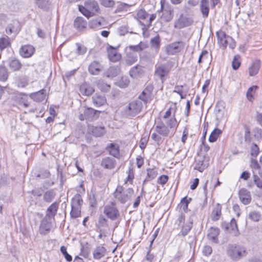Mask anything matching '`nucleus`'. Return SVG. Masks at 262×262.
<instances>
[{"mask_svg": "<svg viewBox=\"0 0 262 262\" xmlns=\"http://www.w3.org/2000/svg\"><path fill=\"white\" fill-rule=\"evenodd\" d=\"M46 90L42 89L37 92L31 93L29 97L36 102H41L46 98Z\"/></svg>", "mask_w": 262, "mask_h": 262, "instance_id": "nucleus-19", "label": "nucleus"}, {"mask_svg": "<svg viewBox=\"0 0 262 262\" xmlns=\"http://www.w3.org/2000/svg\"><path fill=\"white\" fill-rule=\"evenodd\" d=\"M257 88V86L253 85L248 89L247 92V97L249 100L251 101L253 98V94L255 93Z\"/></svg>", "mask_w": 262, "mask_h": 262, "instance_id": "nucleus-50", "label": "nucleus"}, {"mask_svg": "<svg viewBox=\"0 0 262 262\" xmlns=\"http://www.w3.org/2000/svg\"><path fill=\"white\" fill-rule=\"evenodd\" d=\"M82 203L81 196L79 194H76L72 200L71 207L81 208Z\"/></svg>", "mask_w": 262, "mask_h": 262, "instance_id": "nucleus-38", "label": "nucleus"}, {"mask_svg": "<svg viewBox=\"0 0 262 262\" xmlns=\"http://www.w3.org/2000/svg\"><path fill=\"white\" fill-rule=\"evenodd\" d=\"M249 217L252 221H253L254 222H258L259 221L261 217V215L258 212L256 211H253L249 213Z\"/></svg>", "mask_w": 262, "mask_h": 262, "instance_id": "nucleus-55", "label": "nucleus"}, {"mask_svg": "<svg viewBox=\"0 0 262 262\" xmlns=\"http://www.w3.org/2000/svg\"><path fill=\"white\" fill-rule=\"evenodd\" d=\"M58 208V203L54 202L47 209L46 217L52 219L56 215Z\"/></svg>", "mask_w": 262, "mask_h": 262, "instance_id": "nucleus-27", "label": "nucleus"}, {"mask_svg": "<svg viewBox=\"0 0 262 262\" xmlns=\"http://www.w3.org/2000/svg\"><path fill=\"white\" fill-rule=\"evenodd\" d=\"M102 66L98 61L92 62L89 67V71L92 75H98L102 70Z\"/></svg>", "mask_w": 262, "mask_h": 262, "instance_id": "nucleus-25", "label": "nucleus"}, {"mask_svg": "<svg viewBox=\"0 0 262 262\" xmlns=\"http://www.w3.org/2000/svg\"><path fill=\"white\" fill-rule=\"evenodd\" d=\"M122 191L123 187L118 186L114 192V197L121 203L124 204L132 198L134 193V190L133 188H129L124 192Z\"/></svg>", "mask_w": 262, "mask_h": 262, "instance_id": "nucleus-4", "label": "nucleus"}, {"mask_svg": "<svg viewBox=\"0 0 262 262\" xmlns=\"http://www.w3.org/2000/svg\"><path fill=\"white\" fill-rule=\"evenodd\" d=\"M55 193L53 190L47 191L43 195V200L47 202H51L54 199Z\"/></svg>", "mask_w": 262, "mask_h": 262, "instance_id": "nucleus-51", "label": "nucleus"}, {"mask_svg": "<svg viewBox=\"0 0 262 262\" xmlns=\"http://www.w3.org/2000/svg\"><path fill=\"white\" fill-rule=\"evenodd\" d=\"M260 67V62L259 60H256L252 62V65L249 68V75L253 76L257 74L259 68Z\"/></svg>", "mask_w": 262, "mask_h": 262, "instance_id": "nucleus-32", "label": "nucleus"}, {"mask_svg": "<svg viewBox=\"0 0 262 262\" xmlns=\"http://www.w3.org/2000/svg\"><path fill=\"white\" fill-rule=\"evenodd\" d=\"M259 154V148L255 144H253L251 148V155L253 157H256Z\"/></svg>", "mask_w": 262, "mask_h": 262, "instance_id": "nucleus-61", "label": "nucleus"}, {"mask_svg": "<svg viewBox=\"0 0 262 262\" xmlns=\"http://www.w3.org/2000/svg\"><path fill=\"white\" fill-rule=\"evenodd\" d=\"M60 251L64 255V258L68 261H71L72 260V257L70 255L67 251V249L64 246H61L60 247Z\"/></svg>", "mask_w": 262, "mask_h": 262, "instance_id": "nucleus-59", "label": "nucleus"}, {"mask_svg": "<svg viewBox=\"0 0 262 262\" xmlns=\"http://www.w3.org/2000/svg\"><path fill=\"white\" fill-rule=\"evenodd\" d=\"M157 171L155 169L149 168L147 169V177L144 182L149 181L155 179L157 176Z\"/></svg>", "mask_w": 262, "mask_h": 262, "instance_id": "nucleus-43", "label": "nucleus"}, {"mask_svg": "<svg viewBox=\"0 0 262 262\" xmlns=\"http://www.w3.org/2000/svg\"><path fill=\"white\" fill-rule=\"evenodd\" d=\"M8 77V73L5 67L0 66V80L5 81Z\"/></svg>", "mask_w": 262, "mask_h": 262, "instance_id": "nucleus-49", "label": "nucleus"}, {"mask_svg": "<svg viewBox=\"0 0 262 262\" xmlns=\"http://www.w3.org/2000/svg\"><path fill=\"white\" fill-rule=\"evenodd\" d=\"M151 87L147 86L146 89L143 90L141 94L139 96V99L145 102H146L148 101V99L151 93Z\"/></svg>", "mask_w": 262, "mask_h": 262, "instance_id": "nucleus-37", "label": "nucleus"}, {"mask_svg": "<svg viewBox=\"0 0 262 262\" xmlns=\"http://www.w3.org/2000/svg\"><path fill=\"white\" fill-rule=\"evenodd\" d=\"M138 60V56L136 53L129 52L127 54L125 58V63L128 66H131Z\"/></svg>", "mask_w": 262, "mask_h": 262, "instance_id": "nucleus-35", "label": "nucleus"}, {"mask_svg": "<svg viewBox=\"0 0 262 262\" xmlns=\"http://www.w3.org/2000/svg\"><path fill=\"white\" fill-rule=\"evenodd\" d=\"M161 136V135L158 134V133H157V132H155L151 134V138L153 140L157 142V144H159L162 140Z\"/></svg>", "mask_w": 262, "mask_h": 262, "instance_id": "nucleus-63", "label": "nucleus"}, {"mask_svg": "<svg viewBox=\"0 0 262 262\" xmlns=\"http://www.w3.org/2000/svg\"><path fill=\"white\" fill-rule=\"evenodd\" d=\"M178 125L177 121L173 116L165 120V123L161 120L156 121L155 130L163 137H172L174 134Z\"/></svg>", "mask_w": 262, "mask_h": 262, "instance_id": "nucleus-1", "label": "nucleus"}, {"mask_svg": "<svg viewBox=\"0 0 262 262\" xmlns=\"http://www.w3.org/2000/svg\"><path fill=\"white\" fill-rule=\"evenodd\" d=\"M219 233L220 230L217 228L211 227L209 230L208 237L212 242L217 243L218 242L217 236Z\"/></svg>", "mask_w": 262, "mask_h": 262, "instance_id": "nucleus-30", "label": "nucleus"}, {"mask_svg": "<svg viewBox=\"0 0 262 262\" xmlns=\"http://www.w3.org/2000/svg\"><path fill=\"white\" fill-rule=\"evenodd\" d=\"M100 112L91 107H88L84 110V115L86 117V120H93L96 119L99 116Z\"/></svg>", "mask_w": 262, "mask_h": 262, "instance_id": "nucleus-21", "label": "nucleus"}, {"mask_svg": "<svg viewBox=\"0 0 262 262\" xmlns=\"http://www.w3.org/2000/svg\"><path fill=\"white\" fill-rule=\"evenodd\" d=\"M216 35L218 43L220 47L225 49L227 46H229V48L232 49L235 47V42L233 39L230 36L226 35L224 31L220 30L216 32Z\"/></svg>", "mask_w": 262, "mask_h": 262, "instance_id": "nucleus-3", "label": "nucleus"}, {"mask_svg": "<svg viewBox=\"0 0 262 262\" xmlns=\"http://www.w3.org/2000/svg\"><path fill=\"white\" fill-rule=\"evenodd\" d=\"M239 56L236 55L234 57L232 62V66L234 70H237L241 65V62L239 60Z\"/></svg>", "mask_w": 262, "mask_h": 262, "instance_id": "nucleus-58", "label": "nucleus"}, {"mask_svg": "<svg viewBox=\"0 0 262 262\" xmlns=\"http://www.w3.org/2000/svg\"><path fill=\"white\" fill-rule=\"evenodd\" d=\"M35 51L34 48L30 45L23 46L20 50V55L24 58H29L32 56Z\"/></svg>", "mask_w": 262, "mask_h": 262, "instance_id": "nucleus-16", "label": "nucleus"}, {"mask_svg": "<svg viewBox=\"0 0 262 262\" xmlns=\"http://www.w3.org/2000/svg\"><path fill=\"white\" fill-rule=\"evenodd\" d=\"M104 214L110 220L115 221L119 216L120 213L117 208L113 205H107L103 209Z\"/></svg>", "mask_w": 262, "mask_h": 262, "instance_id": "nucleus-10", "label": "nucleus"}, {"mask_svg": "<svg viewBox=\"0 0 262 262\" xmlns=\"http://www.w3.org/2000/svg\"><path fill=\"white\" fill-rule=\"evenodd\" d=\"M80 208L72 207L70 213L71 217L74 219L79 217L80 215Z\"/></svg>", "mask_w": 262, "mask_h": 262, "instance_id": "nucleus-56", "label": "nucleus"}, {"mask_svg": "<svg viewBox=\"0 0 262 262\" xmlns=\"http://www.w3.org/2000/svg\"><path fill=\"white\" fill-rule=\"evenodd\" d=\"M156 17V14H151L149 16V17L147 18V19L146 20L145 22L143 21V23H142V25L144 27L149 28L150 26L152 21L155 19Z\"/></svg>", "mask_w": 262, "mask_h": 262, "instance_id": "nucleus-54", "label": "nucleus"}, {"mask_svg": "<svg viewBox=\"0 0 262 262\" xmlns=\"http://www.w3.org/2000/svg\"><path fill=\"white\" fill-rule=\"evenodd\" d=\"M227 254L233 260H237L245 255L244 248L236 245H229L227 248Z\"/></svg>", "mask_w": 262, "mask_h": 262, "instance_id": "nucleus-5", "label": "nucleus"}, {"mask_svg": "<svg viewBox=\"0 0 262 262\" xmlns=\"http://www.w3.org/2000/svg\"><path fill=\"white\" fill-rule=\"evenodd\" d=\"M253 178L254 182L256 186L259 188L262 189V180L256 175H254Z\"/></svg>", "mask_w": 262, "mask_h": 262, "instance_id": "nucleus-64", "label": "nucleus"}, {"mask_svg": "<svg viewBox=\"0 0 262 262\" xmlns=\"http://www.w3.org/2000/svg\"><path fill=\"white\" fill-rule=\"evenodd\" d=\"M87 21L82 17H77L74 21V27L78 31H82L86 28Z\"/></svg>", "mask_w": 262, "mask_h": 262, "instance_id": "nucleus-24", "label": "nucleus"}, {"mask_svg": "<svg viewBox=\"0 0 262 262\" xmlns=\"http://www.w3.org/2000/svg\"><path fill=\"white\" fill-rule=\"evenodd\" d=\"M222 206L217 203L213 209L211 213V219L213 221H217L221 214Z\"/></svg>", "mask_w": 262, "mask_h": 262, "instance_id": "nucleus-34", "label": "nucleus"}, {"mask_svg": "<svg viewBox=\"0 0 262 262\" xmlns=\"http://www.w3.org/2000/svg\"><path fill=\"white\" fill-rule=\"evenodd\" d=\"M94 104L99 107L104 105L106 102L104 96L102 94H96L92 97Z\"/></svg>", "mask_w": 262, "mask_h": 262, "instance_id": "nucleus-26", "label": "nucleus"}, {"mask_svg": "<svg viewBox=\"0 0 262 262\" xmlns=\"http://www.w3.org/2000/svg\"><path fill=\"white\" fill-rule=\"evenodd\" d=\"M120 72V68L117 67H111L106 72V76L108 77H114L117 76Z\"/></svg>", "mask_w": 262, "mask_h": 262, "instance_id": "nucleus-39", "label": "nucleus"}, {"mask_svg": "<svg viewBox=\"0 0 262 262\" xmlns=\"http://www.w3.org/2000/svg\"><path fill=\"white\" fill-rule=\"evenodd\" d=\"M161 9L159 11H162L161 18L166 22L170 21L173 17V9L169 4H165V0L160 2Z\"/></svg>", "mask_w": 262, "mask_h": 262, "instance_id": "nucleus-6", "label": "nucleus"}, {"mask_svg": "<svg viewBox=\"0 0 262 262\" xmlns=\"http://www.w3.org/2000/svg\"><path fill=\"white\" fill-rule=\"evenodd\" d=\"M106 149L109 151L110 154L113 157L117 158L119 156V147L117 144L111 143L107 146Z\"/></svg>", "mask_w": 262, "mask_h": 262, "instance_id": "nucleus-29", "label": "nucleus"}, {"mask_svg": "<svg viewBox=\"0 0 262 262\" xmlns=\"http://www.w3.org/2000/svg\"><path fill=\"white\" fill-rule=\"evenodd\" d=\"M143 67L140 65L133 67L129 71V75L133 78H136L143 73Z\"/></svg>", "mask_w": 262, "mask_h": 262, "instance_id": "nucleus-33", "label": "nucleus"}, {"mask_svg": "<svg viewBox=\"0 0 262 262\" xmlns=\"http://www.w3.org/2000/svg\"><path fill=\"white\" fill-rule=\"evenodd\" d=\"M192 222H190L188 224H186L185 225H183L181 231V233L182 235L185 236L188 233V232L190 230L192 227Z\"/></svg>", "mask_w": 262, "mask_h": 262, "instance_id": "nucleus-53", "label": "nucleus"}, {"mask_svg": "<svg viewBox=\"0 0 262 262\" xmlns=\"http://www.w3.org/2000/svg\"><path fill=\"white\" fill-rule=\"evenodd\" d=\"M222 133L221 129L216 128L211 133L209 137V141L210 142H214L216 141L219 135Z\"/></svg>", "mask_w": 262, "mask_h": 262, "instance_id": "nucleus-42", "label": "nucleus"}, {"mask_svg": "<svg viewBox=\"0 0 262 262\" xmlns=\"http://www.w3.org/2000/svg\"><path fill=\"white\" fill-rule=\"evenodd\" d=\"M209 165L208 158L204 156H199L195 159V166L194 169L203 172Z\"/></svg>", "mask_w": 262, "mask_h": 262, "instance_id": "nucleus-11", "label": "nucleus"}, {"mask_svg": "<svg viewBox=\"0 0 262 262\" xmlns=\"http://www.w3.org/2000/svg\"><path fill=\"white\" fill-rule=\"evenodd\" d=\"M51 219L45 216L41 221L39 227V232L41 234L45 235L50 230L52 227Z\"/></svg>", "mask_w": 262, "mask_h": 262, "instance_id": "nucleus-13", "label": "nucleus"}, {"mask_svg": "<svg viewBox=\"0 0 262 262\" xmlns=\"http://www.w3.org/2000/svg\"><path fill=\"white\" fill-rule=\"evenodd\" d=\"M129 80L127 77H122L119 82V86L121 88H126L129 84Z\"/></svg>", "mask_w": 262, "mask_h": 262, "instance_id": "nucleus-62", "label": "nucleus"}, {"mask_svg": "<svg viewBox=\"0 0 262 262\" xmlns=\"http://www.w3.org/2000/svg\"><path fill=\"white\" fill-rule=\"evenodd\" d=\"M107 220L102 215H100L98 218L97 226L98 229H101V227H108Z\"/></svg>", "mask_w": 262, "mask_h": 262, "instance_id": "nucleus-47", "label": "nucleus"}, {"mask_svg": "<svg viewBox=\"0 0 262 262\" xmlns=\"http://www.w3.org/2000/svg\"><path fill=\"white\" fill-rule=\"evenodd\" d=\"M225 225L226 226L225 227V228L226 230H229L231 229L233 234L235 236H237L239 235L237 225L235 220L234 218L231 219L229 224L227 223L225 224Z\"/></svg>", "mask_w": 262, "mask_h": 262, "instance_id": "nucleus-23", "label": "nucleus"}, {"mask_svg": "<svg viewBox=\"0 0 262 262\" xmlns=\"http://www.w3.org/2000/svg\"><path fill=\"white\" fill-rule=\"evenodd\" d=\"M142 107V103L140 101H134L130 102L125 111L127 115L134 117L139 114Z\"/></svg>", "mask_w": 262, "mask_h": 262, "instance_id": "nucleus-8", "label": "nucleus"}, {"mask_svg": "<svg viewBox=\"0 0 262 262\" xmlns=\"http://www.w3.org/2000/svg\"><path fill=\"white\" fill-rule=\"evenodd\" d=\"M200 9L203 17H207L209 12V0H201Z\"/></svg>", "mask_w": 262, "mask_h": 262, "instance_id": "nucleus-20", "label": "nucleus"}, {"mask_svg": "<svg viewBox=\"0 0 262 262\" xmlns=\"http://www.w3.org/2000/svg\"><path fill=\"white\" fill-rule=\"evenodd\" d=\"M97 2L94 0H88L85 2L84 6H79V11L88 18L94 16L99 10Z\"/></svg>", "mask_w": 262, "mask_h": 262, "instance_id": "nucleus-2", "label": "nucleus"}, {"mask_svg": "<svg viewBox=\"0 0 262 262\" xmlns=\"http://www.w3.org/2000/svg\"><path fill=\"white\" fill-rule=\"evenodd\" d=\"M241 201L245 205L249 204L251 201L250 192L245 188H242L238 192Z\"/></svg>", "mask_w": 262, "mask_h": 262, "instance_id": "nucleus-17", "label": "nucleus"}, {"mask_svg": "<svg viewBox=\"0 0 262 262\" xmlns=\"http://www.w3.org/2000/svg\"><path fill=\"white\" fill-rule=\"evenodd\" d=\"M10 46V41L7 36L0 38V49L2 50Z\"/></svg>", "mask_w": 262, "mask_h": 262, "instance_id": "nucleus-44", "label": "nucleus"}, {"mask_svg": "<svg viewBox=\"0 0 262 262\" xmlns=\"http://www.w3.org/2000/svg\"><path fill=\"white\" fill-rule=\"evenodd\" d=\"M193 23V21L191 18L181 14L179 18L175 20L174 28L177 29H181L191 26Z\"/></svg>", "mask_w": 262, "mask_h": 262, "instance_id": "nucleus-9", "label": "nucleus"}, {"mask_svg": "<svg viewBox=\"0 0 262 262\" xmlns=\"http://www.w3.org/2000/svg\"><path fill=\"white\" fill-rule=\"evenodd\" d=\"M9 66L10 69L13 71L19 70L22 66L21 62L17 59H12L10 60Z\"/></svg>", "mask_w": 262, "mask_h": 262, "instance_id": "nucleus-36", "label": "nucleus"}, {"mask_svg": "<svg viewBox=\"0 0 262 262\" xmlns=\"http://www.w3.org/2000/svg\"><path fill=\"white\" fill-rule=\"evenodd\" d=\"M185 46V43L182 41L173 42L170 44L167 50L169 54H174L182 50Z\"/></svg>", "mask_w": 262, "mask_h": 262, "instance_id": "nucleus-14", "label": "nucleus"}, {"mask_svg": "<svg viewBox=\"0 0 262 262\" xmlns=\"http://www.w3.org/2000/svg\"><path fill=\"white\" fill-rule=\"evenodd\" d=\"M192 199L189 198L187 199V196L184 197L181 201V207L184 211H186L188 209V206Z\"/></svg>", "mask_w": 262, "mask_h": 262, "instance_id": "nucleus-52", "label": "nucleus"}, {"mask_svg": "<svg viewBox=\"0 0 262 262\" xmlns=\"http://www.w3.org/2000/svg\"><path fill=\"white\" fill-rule=\"evenodd\" d=\"M137 17L142 25V23L143 21L145 22L147 19L149 17V14L145 10L141 9L138 12Z\"/></svg>", "mask_w": 262, "mask_h": 262, "instance_id": "nucleus-41", "label": "nucleus"}, {"mask_svg": "<svg viewBox=\"0 0 262 262\" xmlns=\"http://www.w3.org/2000/svg\"><path fill=\"white\" fill-rule=\"evenodd\" d=\"M106 252V250L104 247L98 246L93 251V257L95 259H99L105 256Z\"/></svg>", "mask_w": 262, "mask_h": 262, "instance_id": "nucleus-28", "label": "nucleus"}, {"mask_svg": "<svg viewBox=\"0 0 262 262\" xmlns=\"http://www.w3.org/2000/svg\"><path fill=\"white\" fill-rule=\"evenodd\" d=\"M79 90L82 95L85 96L91 95L94 91L93 88L86 83L80 85Z\"/></svg>", "mask_w": 262, "mask_h": 262, "instance_id": "nucleus-31", "label": "nucleus"}, {"mask_svg": "<svg viewBox=\"0 0 262 262\" xmlns=\"http://www.w3.org/2000/svg\"><path fill=\"white\" fill-rule=\"evenodd\" d=\"M116 160L113 158L105 157L101 162V166L105 169H112L115 167Z\"/></svg>", "mask_w": 262, "mask_h": 262, "instance_id": "nucleus-18", "label": "nucleus"}, {"mask_svg": "<svg viewBox=\"0 0 262 262\" xmlns=\"http://www.w3.org/2000/svg\"><path fill=\"white\" fill-rule=\"evenodd\" d=\"M117 48H114L112 46H109L107 49L108 57L112 62H116L119 61L121 56L117 51Z\"/></svg>", "mask_w": 262, "mask_h": 262, "instance_id": "nucleus-15", "label": "nucleus"}, {"mask_svg": "<svg viewBox=\"0 0 262 262\" xmlns=\"http://www.w3.org/2000/svg\"><path fill=\"white\" fill-rule=\"evenodd\" d=\"M89 132L95 137H100L103 135L105 133V129L102 126H89Z\"/></svg>", "mask_w": 262, "mask_h": 262, "instance_id": "nucleus-22", "label": "nucleus"}, {"mask_svg": "<svg viewBox=\"0 0 262 262\" xmlns=\"http://www.w3.org/2000/svg\"><path fill=\"white\" fill-rule=\"evenodd\" d=\"M106 25L105 19L102 16H98L91 19L89 23L90 28L94 29H101Z\"/></svg>", "mask_w": 262, "mask_h": 262, "instance_id": "nucleus-12", "label": "nucleus"}, {"mask_svg": "<svg viewBox=\"0 0 262 262\" xmlns=\"http://www.w3.org/2000/svg\"><path fill=\"white\" fill-rule=\"evenodd\" d=\"M170 69L166 64L156 65L154 76L155 77L158 78L163 83Z\"/></svg>", "mask_w": 262, "mask_h": 262, "instance_id": "nucleus-7", "label": "nucleus"}, {"mask_svg": "<svg viewBox=\"0 0 262 262\" xmlns=\"http://www.w3.org/2000/svg\"><path fill=\"white\" fill-rule=\"evenodd\" d=\"M90 250L88 246H82L81 248L80 255L85 258H88Z\"/></svg>", "mask_w": 262, "mask_h": 262, "instance_id": "nucleus-60", "label": "nucleus"}, {"mask_svg": "<svg viewBox=\"0 0 262 262\" xmlns=\"http://www.w3.org/2000/svg\"><path fill=\"white\" fill-rule=\"evenodd\" d=\"M36 5L40 9L46 11L49 8L48 0H35Z\"/></svg>", "mask_w": 262, "mask_h": 262, "instance_id": "nucleus-40", "label": "nucleus"}, {"mask_svg": "<svg viewBox=\"0 0 262 262\" xmlns=\"http://www.w3.org/2000/svg\"><path fill=\"white\" fill-rule=\"evenodd\" d=\"M209 61V53L208 52L204 50L202 52L201 54H200L198 62L199 63H201L204 62H208Z\"/></svg>", "mask_w": 262, "mask_h": 262, "instance_id": "nucleus-45", "label": "nucleus"}, {"mask_svg": "<svg viewBox=\"0 0 262 262\" xmlns=\"http://www.w3.org/2000/svg\"><path fill=\"white\" fill-rule=\"evenodd\" d=\"M183 85H177L174 88L173 93H176L180 96L181 99H183L186 98V95L183 94L182 91Z\"/></svg>", "mask_w": 262, "mask_h": 262, "instance_id": "nucleus-57", "label": "nucleus"}, {"mask_svg": "<svg viewBox=\"0 0 262 262\" xmlns=\"http://www.w3.org/2000/svg\"><path fill=\"white\" fill-rule=\"evenodd\" d=\"M27 95L25 94H18L14 96L15 101L19 105H21L23 102L27 99Z\"/></svg>", "mask_w": 262, "mask_h": 262, "instance_id": "nucleus-48", "label": "nucleus"}, {"mask_svg": "<svg viewBox=\"0 0 262 262\" xmlns=\"http://www.w3.org/2000/svg\"><path fill=\"white\" fill-rule=\"evenodd\" d=\"M150 44L152 48H154L156 50V52H157V49H159L160 45V39L159 35H157L155 37L151 38L150 39Z\"/></svg>", "mask_w": 262, "mask_h": 262, "instance_id": "nucleus-46", "label": "nucleus"}]
</instances>
